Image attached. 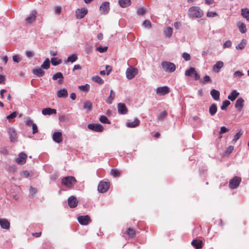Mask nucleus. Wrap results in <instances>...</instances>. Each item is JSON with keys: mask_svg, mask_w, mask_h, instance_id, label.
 I'll return each instance as SVG.
<instances>
[{"mask_svg": "<svg viewBox=\"0 0 249 249\" xmlns=\"http://www.w3.org/2000/svg\"><path fill=\"white\" fill-rule=\"evenodd\" d=\"M27 155L23 152L19 154L18 158L16 159V162L20 165H23L26 163Z\"/></svg>", "mask_w": 249, "mask_h": 249, "instance_id": "9d476101", "label": "nucleus"}, {"mask_svg": "<svg viewBox=\"0 0 249 249\" xmlns=\"http://www.w3.org/2000/svg\"><path fill=\"white\" fill-rule=\"evenodd\" d=\"M136 234V231L132 228H128L123 232V236L125 237L126 239L134 238L135 237Z\"/></svg>", "mask_w": 249, "mask_h": 249, "instance_id": "39448f33", "label": "nucleus"}, {"mask_svg": "<svg viewBox=\"0 0 249 249\" xmlns=\"http://www.w3.org/2000/svg\"><path fill=\"white\" fill-rule=\"evenodd\" d=\"M52 78L53 80H56L58 79H60L58 81V83L59 84H62L63 83L64 77L62 73L60 72H58L54 74Z\"/></svg>", "mask_w": 249, "mask_h": 249, "instance_id": "5701e85b", "label": "nucleus"}, {"mask_svg": "<svg viewBox=\"0 0 249 249\" xmlns=\"http://www.w3.org/2000/svg\"><path fill=\"white\" fill-rule=\"evenodd\" d=\"M101 14L106 15L109 10V2L108 1L103 2L99 8Z\"/></svg>", "mask_w": 249, "mask_h": 249, "instance_id": "1a4fd4ad", "label": "nucleus"}, {"mask_svg": "<svg viewBox=\"0 0 249 249\" xmlns=\"http://www.w3.org/2000/svg\"><path fill=\"white\" fill-rule=\"evenodd\" d=\"M161 67L163 71L168 72H173L176 69V66L174 63L167 61L162 62Z\"/></svg>", "mask_w": 249, "mask_h": 249, "instance_id": "7ed1b4c3", "label": "nucleus"}, {"mask_svg": "<svg viewBox=\"0 0 249 249\" xmlns=\"http://www.w3.org/2000/svg\"><path fill=\"white\" fill-rule=\"evenodd\" d=\"M192 245L196 249H200L203 247V242L201 240L198 239L193 240L192 242Z\"/></svg>", "mask_w": 249, "mask_h": 249, "instance_id": "4be33fe9", "label": "nucleus"}, {"mask_svg": "<svg viewBox=\"0 0 249 249\" xmlns=\"http://www.w3.org/2000/svg\"><path fill=\"white\" fill-rule=\"evenodd\" d=\"M50 60L49 58H46L43 64L41 65V68L42 69L48 70L50 68Z\"/></svg>", "mask_w": 249, "mask_h": 249, "instance_id": "4c0bfd02", "label": "nucleus"}, {"mask_svg": "<svg viewBox=\"0 0 249 249\" xmlns=\"http://www.w3.org/2000/svg\"><path fill=\"white\" fill-rule=\"evenodd\" d=\"M51 63L53 66H57L62 63V60L56 57H53L51 59Z\"/></svg>", "mask_w": 249, "mask_h": 249, "instance_id": "e433bc0d", "label": "nucleus"}, {"mask_svg": "<svg viewBox=\"0 0 249 249\" xmlns=\"http://www.w3.org/2000/svg\"><path fill=\"white\" fill-rule=\"evenodd\" d=\"M165 36L167 37L171 36L173 33V29L171 27H168L164 31Z\"/></svg>", "mask_w": 249, "mask_h": 249, "instance_id": "79ce46f5", "label": "nucleus"}, {"mask_svg": "<svg viewBox=\"0 0 249 249\" xmlns=\"http://www.w3.org/2000/svg\"><path fill=\"white\" fill-rule=\"evenodd\" d=\"M21 175L22 176H23L25 178H28L29 177L32 176L33 173L32 172L30 173L29 171L25 170L22 172Z\"/></svg>", "mask_w": 249, "mask_h": 249, "instance_id": "3c124183", "label": "nucleus"}, {"mask_svg": "<svg viewBox=\"0 0 249 249\" xmlns=\"http://www.w3.org/2000/svg\"><path fill=\"white\" fill-rule=\"evenodd\" d=\"M224 66V63L222 61H218L213 66V71L214 72L217 73L220 71V70Z\"/></svg>", "mask_w": 249, "mask_h": 249, "instance_id": "a211bd4d", "label": "nucleus"}, {"mask_svg": "<svg viewBox=\"0 0 249 249\" xmlns=\"http://www.w3.org/2000/svg\"><path fill=\"white\" fill-rule=\"evenodd\" d=\"M92 104L89 101H86L84 103L83 108L87 110V112L92 109Z\"/></svg>", "mask_w": 249, "mask_h": 249, "instance_id": "473e14b6", "label": "nucleus"}, {"mask_svg": "<svg viewBox=\"0 0 249 249\" xmlns=\"http://www.w3.org/2000/svg\"><path fill=\"white\" fill-rule=\"evenodd\" d=\"M244 75V74L243 72L237 71L234 73L233 76L236 79H239L240 78Z\"/></svg>", "mask_w": 249, "mask_h": 249, "instance_id": "de8ad7c7", "label": "nucleus"}, {"mask_svg": "<svg viewBox=\"0 0 249 249\" xmlns=\"http://www.w3.org/2000/svg\"><path fill=\"white\" fill-rule=\"evenodd\" d=\"M13 60L14 62L18 63L20 61V59L18 55H15L13 56Z\"/></svg>", "mask_w": 249, "mask_h": 249, "instance_id": "338daca9", "label": "nucleus"}, {"mask_svg": "<svg viewBox=\"0 0 249 249\" xmlns=\"http://www.w3.org/2000/svg\"><path fill=\"white\" fill-rule=\"evenodd\" d=\"M140 120L138 119H135L132 122H127L126 123V126L128 127H135L140 124Z\"/></svg>", "mask_w": 249, "mask_h": 249, "instance_id": "bb28decb", "label": "nucleus"}, {"mask_svg": "<svg viewBox=\"0 0 249 249\" xmlns=\"http://www.w3.org/2000/svg\"><path fill=\"white\" fill-rule=\"evenodd\" d=\"M210 94H211L212 97H213V98L215 101H218V100H219V99H220V92H219V91H218V90H217L216 89H212L211 91Z\"/></svg>", "mask_w": 249, "mask_h": 249, "instance_id": "a878e982", "label": "nucleus"}, {"mask_svg": "<svg viewBox=\"0 0 249 249\" xmlns=\"http://www.w3.org/2000/svg\"><path fill=\"white\" fill-rule=\"evenodd\" d=\"M53 139L57 143L61 142L63 140L62 133L60 132H54L53 135Z\"/></svg>", "mask_w": 249, "mask_h": 249, "instance_id": "dca6fc26", "label": "nucleus"}, {"mask_svg": "<svg viewBox=\"0 0 249 249\" xmlns=\"http://www.w3.org/2000/svg\"><path fill=\"white\" fill-rule=\"evenodd\" d=\"M78 59V56L76 54H72L69 56L67 59V62L73 63Z\"/></svg>", "mask_w": 249, "mask_h": 249, "instance_id": "f704fd0d", "label": "nucleus"}, {"mask_svg": "<svg viewBox=\"0 0 249 249\" xmlns=\"http://www.w3.org/2000/svg\"><path fill=\"white\" fill-rule=\"evenodd\" d=\"M88 128L92 131L101 132L104 130L103 126L99 124H89L88 125Z\"/></svg>", "mask_w": 249, "mask_h": 249, "instance_id": "423d86ee", "label": "nucleus"}, {"mask_svg": "<svg viewBox=\"0 0 249 249\" xmlns=\"http://www.w3.org/2000/svg\"><path fill=\"white\" fill-rule=\"evenodd\" d=\"M109 183L106 181H101L98 186V190L102 193L106 192L109 189Z\"/></svg>", "mask_w": 249, "mask_h": 249, "instance_id": "0eeeda50", "label": "nucleus"}, {"mask_svg": "<svg viewBox=\"0 0 249 249\" xmlns=\"http://www.w3.org/2000/svg\"><path fill=\"white\" fill-rule=\"evenodd\" d=\"M77 220L79 223L83 225H87L91 222L90 217L87 215L80 216L78 217Z\"/></svg>", "mask_w": 249, "mask_h": 249, "instance_id": "f8f14e48", "label": "nucleus"}, {"mask_svg": "<svg viewBox=\"0 0 249 249\" xmlns=\"http://www.w3.org/2000/svg\"><path fill=\"white\" fill-rule=\"evenodd\" d=\"M122 174V172L118 169H112L110 172V174L114 177H119Z\"/></svg>", "mask_w": 249, "mask_h": 249, "instance_id": "ea45409f", "label": "nucleus"}, {"mask_svg": "<svg viewBox=\"0 0 249 249\" xmlns=\"http://www.w3.org/2000/svg\"><path fill=\"white\" fill-rule=\"evenodd\" d=\"M218 15L216 12L209 11L207 13V17L209 18H213Z\"/></svg>", "mask_w": 249, "mask_h": 249, "instance_id": "603ef678", "label": "nucleus"}, {"mask_svg": "<svg viewBox=\"0 0 249 249\" xmlns=\"http://www.w3.org/2000/svg\"><path fill=\"white\" fill-rule=\"evenodd\" d=\"M32 128H33V133L34 134L38 132L37 126L36 125V124H35L34 123L33 124H32Z\"/></svg>", "mask_w": 249, "mask_h": 249, "instance_id": "680f3d73", "label": "nucleus"}, {"mask_svg": "<svg viewBox=\"0 0 249 249\" xmlns=\"http://www.w3.org/2000/svg\"><path fill=\"white\" fill-rule=\"evenodd\" d=\"M68 95L67 90L65 89L59 90L57 92V96L58 98H66Z\"/></svg>", "mask_w": 249, "mask_h": 249, "instance_id": "393cba45", "label": "nucleus"}, {"mask_svg": "<svg viewBox=\"0 0 249 249\" xmlns=\"http://www.w3.org/2000/svg\"><path fill=\"white\" fill-rule=\"evenodd\" d=\"M61 12V7L60 6H56L55 7V13L59 15Z\"/></svg>", "mask_w": 249, "mask_h": 249, "instance_id": "69168bd1", "label": "nucleus"}, {"mask_svg": "<svg viewBox=\"0 0 249 249\" xmlns=\"http://www.w3.org/2000/svg\"><path fill=\"white\" fill-rule=\"evenodd\" d=\"M17 115V112L15 111L9 114V115L7 116L6 118L8 120H10L11 119L15 118Z\"/></svg>", "mask_w": 249, "mask_h": 249, "instance_id": "5fc2aeb1", "label": "nucleus"}, {"mask_svg": "<svg viewBox=\"0 0 249 249\" xmlns=\"http://www.w3.org/2000/svg\"><path fill=\"white\" fill-rule=\"evenodd\" d=\"M33 73L37 77H42L45 74V71L41 68L34 69L33 70Z\"/></svg>", "mask_w": 249, "mask_h": 249, "instance_id": "b1692460", "label": "nucleus"}, {"mask_svg": "<svg viewBox=\"0 0 249 249\" xmlns=\"http://www.w3.org/2000/svg\"><path fill=\"white\" fill-rule=\"evenodd\" d=\"M170 92L169 88L167 86L159 87L156 89V93L160 95H164Z\"/></svg>", "mask_w": 249, "mask_h": 249, "instance_id": "ddd939ff", "label": "nucleus"}, {"mask_svg": "<svg viewBox=\"0 0 249 249\" xmlns=\"http://www.w3.org/2000/svg\"><path fill=\"white\" fill-rule=\"evenodd\" d=\"M228 131V129L225 126H222L220 128V134H223Z\"/></svg>", "mask_w": 249, "mask_h": 249, "instance_id": "774afa93", "label": "nucleus"}, {"mask_svg": "<svg viewBox=\"0 0 249 249\" xmlns=\"http://www.w3.org/2000/svg\"><path fill=\"white\" fill-rule=\"evenodd\" d=\"M238 28L240 32L242 33H245L247 32L246 26L244 23H241Z\"/></svg>", "mask_w": 249, "mask_h": 249, "instance_id": "a18cd8bd", "label": "nucleus"}, {"mask_svg": "<svg viewBox=\"0 0 249 249\" xmlns=\"http://www.w3.org/2000/svg\"><path fill=\"white\" fill-rule=\"evenodd\" d=\"M231 103L228 100H225L224 101L222 106H221V109L222 110H226L227 108V107L230 105Z\"/></svg>", "mask_w": 249, "mask_h": 249, "instance_id": "49530a36", "label": "nucleus"}, {"mask_svg": "<svg viewBox=\"0 0 249 249\" xmlns=\"http://www.w3.org/2000/svg\"><path fill=\"white\" fill-rule=\"evenodd\" d=\"M211 82H212V81H211V79L209 76L205 75L203 77V83H210Z\"/></svg>", "mask_w": 249, "mask_h": 249, "instance_id": "052dcab7", "label": "nucleus"}, {"mask_svg": "<svg viewBox=\"0 0 249 249\" xmlns=\"http://www.w3.org/2000/svg\"><path fill=\"white\" fill-rule=\"evenodd\" d=\"M195 72V69L194 68L191 67L185 71V74L186 76H191Z\"/></svg>", "mask_w": 249, "mask_h": 249, "instance_id": "a19ab883", "label": "nucleus"}, {"mask_svg": "<svg viewBox=\"0 0 249 249\" xmlns=\"http://www.w3.org/2000/svg\"><path fill=\"white\" fill-rule=\"evenodd\" d=\"M239 93L236 90H233L228 95V98L231 101H233L239 96Z\"/></svg>", "mask_w": 249, "mask_h": 249, "instance_id": "cd10ccee", "label": "nucleus"}, {"mask_svg": "<svg viewBox=\"0 0 249 249\" xmlns=\"http://www.w3.org/2000/svg\"><path fill=\"white\" fill-rule=\"evenodd\" d=\"M243 135V132L240 130L234 137L232 141V143H235Z\"/></svg>", "mask_w": 249, "mask_h": 249, "instance_id": "c03bdc74", "label": "nucleus"}, {"mask_svg": "<svg viewBox=\"0 0 249 249\" xmlns=\"http://www.w3.org/2000/svg\"><path fill=\"white\" fill-rule=\"evenodd\" d=\"M107 50V47H99L97 48V50L101 53L106 52Z\"/></svg>", "mask_w": 249, "mask_h": 249, "instance_id": "4d7b16f0", "label": "nucleus"}, {"mask_svg": "<svg viewBox=\"0 0 249 249\" xmlns=\"http://www.w3.org/2000/svg\"><path fill=\"white\" fill-rule=\"evenodd\" d=\"M42 113L44 115L55 114L56 113V110L50 107L45 108L42 110Z\"/></svg>", "mask_w": 249, "mask_h": 249, "instance_id": "6ab92c4d", "label": "nucleus"}, {"mask_svg": "<svg viewBox=\"0 0 249 249\" xmlns=\"http://www.w3.org/2000/svg\"><path fill=\"white\" fill-rule=\"evenodd\" d=\"M244 100L242 98H238L235 103V107L239 111H240L244 106Z\"/></svg>", "mask_w": 249, "mask_h": 249, "instance_id": "aec40b11", "label": "nucleus"}, {"mask_svg": "<svg viewBox=\"0 0 249 249\" xmlns=\"http://www.w3.org/2000/svg\"><path fill=\"white\" fill-rule=\"evenodd\" d=\"M241 15L249 21V10L248 8H243L241 9Z\"/></svg>", "mask_w": 249, "mask_h": 249, "instance_id": "2f4dec72", "label": "nucleus"}, {"mask_svg": "<svg viewBox=\"0 0 249 249\" xmlns=\"http://www.w3.org/2000/svg\"><path fill=\"white\" fill-rule=\"evenodd\" d=\"M143 25L145 27H147V28H151V22L148 20H144L143 23Z\"/></svg>", "mask_w": 249, "mask_h": 249, "instance_id": "13d9d810", "label": "nucleus"}, {"mask_svg": "<svg viewBox=\"0 0 249 249\" xmlns=\"http://www.w3.org/2000/svg\"><path fill=\"white\" fill-rule=\"evenodd\" d=\"M91 79L94 82H96L100 85H102L104 83V80L99 76H93L92 77Z\"/></svg>", "mask_w": 249, "mask_h": 249, "instance_id": "58836bf2", "label": "nucleus"}, {"mask_svg": "<svg viewBox=\"0 0 249 249\" xmlns=\"http://www.w3.org/2000/svg\"><path fill=\"white\" fill-rule=\"evenodd\" d=\"M231 46V42L230 40L226 41L224 44V48H229Z\"/></svg>", "mask_w": 249, "mask_h": 249, "instance_id": "e2e57ef3", "label": "nucleus"}, {"mask_svg": "<svg viewBox=\"0 0 249 249\" xmlns=\"http://www.w3.org/2000/svg\"><path fill=\"white\" fill-rule=\"evenodd\" d=\"M138 70L136 68L130 67L128 68L126 71V77L128 79H132L137 74Z\"/></svg>", "mask_w": 249, "mask_h": 249, "instance_id": "6e6552de", "label": "nucleus"}, {"mask_svg": "<svg viewBox=\"0 0 249 249\" xmlns=\"http://www.w3.org/2000/svg\"><path fill=\"white\" fill-rule=\"evenodd\" d=\"M8 133L10 136V141L15 142L17 140V133L13 128H10L8 130Z\"/></svg>", "mask_w": 249, "mask_h": 249, "instance_id": "412c9836", "label": "nucleus"}, {"mask_svg": "<svg viewBox=\"0 0 249 249\" xmlns=\"http://www.w3.org/2000/svg\"><path fill=\"white\" fill-rule=\"evenodd\" d=\"M119 113L125 114L127 113L128 110L124 103H119L117 105Z\"/></svg>", "mask_w": 249, "mask_h": 249, "instance_id": "f3484780", "label": "nucleus"}, {"mask_svg": "<svg viewBox=\"0 0 249 249\" xmlns=\"http://www.w3.org/2000/svg\"><path fill=\"white\" fill-rule=\"evenodd\" d=\"M68 202L70 207L73 208L77 206L78 200L74 196H71L68 198Z\"/></svg>", "mask_w": 249, "mask_h": 249, "instance_id": "4468645a", "label": "nucleus"}, {"mask_svg": "<svg viewBox=\"0 0 249 249\" xmlns=\"http://www.w3.org/2000/svg\"><path fill=\"white\" fill-rule=\"evenodd\" d=\"M0 226L2 229L9 230L10 227V223L6 218H0Z\"/></svg>", "mask_w": 249, "mask_h": 249, "instance_id": "2eb2a0df", "label": "nucleus"}, {"mask_svg": "<svg viewBox=\"0 0 249 249\" xmlns=\"http://www.w3.org/2000/svg\"><path fill=\"white\" fill-rule=\"evenodd\" d=\"M167 114L168 113L166 111H163L157 116L158 120L160 121H163L164 119L167 117Z\"/></svg>", "mask_w": 249, "mask_h": 249, "instance_id": "72a5a7b5", "label": "nucleus"}, {"mask_svg": "<svg viewBox=\"0 0 249 249\" xmlns=\"http://www.w3.org/2000/svg\"><path fill=\"white\" fill-rule=\"evenodd\" d=\"M88 13V10L85 8L77 9L76 10V17L78 19L83 18Z\"/></svg>", "mask_w": 249, "mask_h": 249, "instance_id": "9b49d317", "label": "nucleus"}, {"mask_svg": "<svg viewBox=\"0 0 249 249\" xmlns=\"http://www.w3.org/2000/svg\"><path fill=\"white\" fill-rule=\"evenodd\" d=\"M182 57L186 61H189L191 59V56L190 55L186 53H184L182 54Z\"/></svg>", "mask_w": 249, "mask_h": 249, "instance_id": "6e6d98bb", "label": "nucleus"}, {"mask_svg": "<svg viewBox=\"0 0 249 249\" xmlns=\"http://www.w3.org/2000/svg\"><path fill=\"white\" fill-rule=\"evenodd\" d=\"M145 13V10L143 7H139L137 10V14L140 15H143Z\"/></svg>", "mask_w": 249, "mask_h": 249, "instance_id": "864d4df0", "label": "nucleus"}, {"mask_svg": "<svg viewBox=\"0 0 249 249\" xmlns=\"http://www.w3.org/2000/svg\"><path fill=\"white\" fill-rule=\"evenodd\" d=\"M90 86L89 84H87L85 85L79 86V89L82 91H88L89 89Z\"/></svg>", "mask_w": 249, "mask_h": 249, "instance_id": "8fccbe9b", "label": "nucleus"}, {"mask_svg": "<svg viewBox=\"0 0 249 249\" xmlns=\"http://www.w3.org/2000/svg\"><path fill=\"white\" fill-rule=\"evenodd\" d=\"M203 15V11L198 6H192L189 9L188 16L190 18H199Z\"/></svg>", "mask_w": 249, "mask_h": 249, "instance_id": "f257e3e1", "label": "nucleus"}, {"mask_svg": "<svg viewBox=\"0 0 249 249\" xmlns=\"http://www.w3.org/2000/svg\"><path fill=\"white\" fill-rule=\"evenodd\" d=\"M99 121L104 124H110L111 123L107 118L105 115H101L99 118Z\"/></svg>", "mask_w": 249, "mask_h": 249, "instance_id": "37998d69", "label": "nucleus"}, {"mask_svg": "<svg viewBox=\"0 0 249 249\" xmlns=\"http://www.w3.org/2000/svg\"><path fill=\"white\" fill-rule=\"evenodd\" d=\"M233 149H234V147L232 145H230L227 148V149L226 151V153L227 154L230 155L232 152Z\"/></svg>", "mask_w": 249, "mask_h": 249, "instance_id": "bf43d9fd", "label": "nucleus"}, {"mask_svg": "<svg viewBox=\"0 0 249 249\" xmlns=\"http://www.w3.org/2000/svg\"><path fill=\"white\" fill-rule=\"evenodd\" d=\"M115 96V92L112 90H111L110 95L107 100V102L109 104H111L113 100H114Z\"/></svg>", "mask_w": 249, "mask_h": 249, "instance_id": "c9c22d12", "label": "nucleus"}, {"mask_svg": "<svg viewBox=\"0 0 249 249\" xmlns=\"http://www.w3.org/2000/svg\"><path fill=\"white\" fill-rule=\"evenodd\" d=\"M36 12L35 10L33 11L30 16L26 18V20L29 23H32L34 21L36 18Z\"/></svg>", "mask_w": 249, "mask_h": 249, "instance_id": "c85d7f7f", "label": "nucleus"}, {"mask_svg": "<svg viewBox=\"0 0 249 249\" xmlns=\"http://www.w3.org/2000/svg\"><path fill=\"white\" fill-rule=\"evenodd\" d=\"M242 178L240 177L235 176L229 181V186L231 189L237 188L240 185Z\"/></svg>", "mask_w": 249, "mask_h": 249, "instance_id": "20e7f679", "label": "nucleus"}, {"mask_svg": "<svg viewBox=\"0 0 249 249\" xmlns=\"http://www.w3.org/2000/svg\"><path fill=\"white\" fill-rule=\"evenodd\" d=\"M246 44V40L245 39H242L241 42L236 47V48L237 49L241 50L245 47Z\"/></svg>", "mask_w": 249, "mask_h": 249, "instance_id": "09e8293b", "label": "nucleus"}, {"mask_svg": "<svg viewBox=\"0 0 249 249\" xmlns=\"http://www.w3.org/2000/svg\"><path fill=\"white\" fill-rule=\"evenodd\" d=\"M119 3L121 7L125 8L130 5V0H119Z\"/></svg>", "mask_w": 249, "mask_h": 249, "instance_id": "7c9ffc66", "label": "nucleus"}, {"mask_svg": "<svg viewBox=\"0 0 249 249\" xmlns=\"http://www.w3.org/2000/svg\"><path fill=\"white\" fill-rule=\"evenodd\" d=\"M37 192V189L35 188L31 187L30 188V193L32 195H34Z\"/></svg>", "mask_w": 249, "mask_h": 249, "instance_id": "0e129e2a", "label": "nucleus"}, {"mask_svg": "<svg viewBox=\"0 0 249 249\" xmlns=\"http://www.w3.org/2000/svg\"><path fill=\"white\" fill-rule=\"evenodd\" d=\"M76 182V179L72 176L64 177L61 180L62 184L70 188H72Z\"/></svg>", "mask_w": 249, "mask_h": 249, "instance_id": "f03ea898", "label": "nucleus"}, {"mask_svg": "<svg viewBox=\"0 0 249 249\" xmlns=\"http://www.w3.org/2000/svg\"><path fill=\"white\" fill-rule=\"evenodd\" d=\"M217 110V106L215 104H213L209 107V111L210 115L213 116Z\"/></svg>", "mask_w": 249, "mask_h": 249, "instance_id": "c756f323", "label": "nucleus"}]
</instances>
